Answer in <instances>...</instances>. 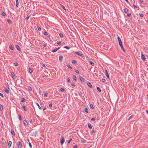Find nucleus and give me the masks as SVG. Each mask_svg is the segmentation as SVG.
I'll use <instances>...</instances> for the list:
<instances>
[{
	"label": "nucleus",
	"mask_w": 148,
	"mask_h": 148,
	"mask_svg": "<svg viewBox=\"0 0 148 148\" xmlns=\"http://www.w3.org/2000/svg\"><path fill=\"white\" fill-rule=\"evenodd\" d=\"M28 90L29 91H31L32 90V88L30 86H28Z\"/></svg>",
	"instance_id": "22"
},
{
	"label": "nucleus",
	"mask_w": 148,
	"mask_h": 148,
	"mask_svg": "<svg viewBox=\"0 0 148 148\" xmlns=\"http://www.w3.org/2000/svg\"><path fill=\"white\" fill-rule=\"evenodd\" d=\"M118 40L119 42V44H120L121 43H122L121 40V39L119 37H117Z\"/></svg>",
	"instance_id": "10"
},
{
	"label": "nucleus",
	"mask_w": 148,
	"mask_h": 148,
	"mask_svg": "<svg viewBox=\"0 0 148 148\" xmlns=\"http://www.w3.org/2000/svg\"><path fill=\"white\" fill-rule=\"evenodd\" d=\"M1 15L3 16H6V14H5V13L4 12H2V13H1Z\"/></svg>",
	"instance_id": "34"
},
{
	"label": "nucleus",
	"mask_w": 148,
	"mask_h": 148,
	"mask_svg": "<svg viewBox=\"0 0 148 148\" xmlns=\"http://www.w3.org/2000/svg\"><path fill=\"white\" fill-rule=\"evenodd\" d=\"M140 1L141 2V3H140V4H141L143 2V0H140Z\"/></svg>",
	"instance_id": "60"
},
{
	"label": "nucleus",
	"mask_w": 148,
	"mask_h": 148,
	"mask_svg": "<svg viewBox=\"0 0 148 148\" xmlns=\"http://www.w3.org/2000/svg\"><path fill=\"white\" fill-rule=\"evenodd\" d=\"M95 118H92L91 119V121H95Z\"/></svg>",
	"instance_id": "58"
},
{
	"label": "nucleus",
	"mask_w": 148,
	"mask_h": 148,
	"mask_svg": "<svg viewBox=\"0 0 148 148\" xmlns=\"http://www.w3.org/2000/svg\"><path fill=\"white\" fill-rule=\"evenodd\" d=\"M37 28H38V30L39 31H40L41 30V28L40 27H38V26L37 27Z\"/></svg>",
	"instance_id": "47"
},
{
	"label": "nucleus",
	"mask_w": 148,
	"mask_h": 148,
	"mask_svg": "<svg viewBox=\"0 0 148 148\" xmlns=\"http://www.w3.org/2000/svg\"><path fill=\"white\" fill-rule=\"evenodd\" d=\"M47 93H46L44 94V96L45 97H47Z\"/></svg>",
	"instance_id": "54"
},
{
	"label": "nucleus",
	"mask_w": 148,
	"mask_h": 148,
	"mask_svg": "<svg viewBox=\"0 0 148 148\" xmlns=\"http://www.w3.org/2000/svg\"><path fill=\"white\" fill-rule=\"evenodd\" d=\"M90 106L92 109H93L94 108V107L93 106L92 104H90Z\"/></svg>",
	"instance_id": "44"
},
{
	"label": "nucleus",
	"mask_w": 148,
	"mask_h": 148,
	"mask_svg": "<svg viewBox=\"0 0 148 148\" xmlns=\"http://www.w3.org/2000/svg\"><path fill=\"white\" fill-rule=\"evenodd\" d=\"M127 3H130V2L128 1V0H125Z\"/></svg>",
	"instance_id": "63"
},
{
	"label": "nucleus",
	"mask_w": 148,
	"mask_h": 148,
	"mask_svg": "<svg viewBox=\"0 0 148 148\" xmlns=\"http://www.w3.org/2000/svg\"><path fill=\"white\" fill-rule=\"evenodd\" d=\"M0 96H1L3 98L4 97L3 95L0 92Z\"/></svg>",
	"instance_id": "56"
},
{
	"label": "nucleus",
	"mask_w": 148,
	"mask_h": 148,
	"mask_svg": "<svg viewBox=\"0 0 148 148\" xmlns=\"http://www.w3.org/2000/svg\"><path fill=\"white\" fill-rule=\"evenodd\" d=\"M128 11V10L127 8H125L124 9V12H125V13H127V12Z\"/></svg>",
	"instance_id": "30"
},
{
	"label": "nucleus",
	"mask_w": 148,
	"mask_h": 148,
	"mask_svg": "<svg viewBox=\"0 0 148 148\" xmlns=\"http://www.w3.org/2000/svg\"><path fill=\"white\" fill-rule=\"evenodd\" d=\"M63 57L62 56H60L59 57V59L60 61V62H62V59L63 58Z\"/></svg>",
	"instance_id": "15"
},
{
	"label": "nucleus",
	"mask_w": 148,
	"mask_h": 148,
	"mask_svg": "<svg viewBox=\"0 0 148 148\" xmlns=\"http://www.w3.org/2000/svg\"><path fill=\"white\" fill-rule=\"evenodd\" d=\"M81 143H85V142L84 140H81Z\"/></svg>",
	"instance_id": "59"
},
{
	"label": "nucleus",
	"mask_w": 148,
	"mask_h": 148,
	"mask_svg": "<svg viewBox=\"0 0 148 148\" xmlns=\"http://www.w3.org/2000/svg\"><path fill=\"white\" fill-rule=\"evenodd\" d=\"M64 142V137L63 136H62V139L60 141L61 144L62 145L63 144Z\"/></svg>",
	"instance_id": "8"
},
{
	"label": "nucleus",
	"mask_w": 148,
	"mask_h": 148,
	"mask_svg": "<svg viewBox=\"0 0 148 148\" xmlns=\"http://www.w3.org/2000/svg\"><path fill=\"white\" fill-rule=\"evenodd\" d=\"M75 72L77 74H79V71L77 70H75Z\"/></svg>",
	"instance_id": "51"
},
{
	"label": "nucleus",
	"mask_w": 148,
	"mask_h": 148,
	"mask_svg": "<svg viewBox=\"0 0 148 148\" xmlns=\"http://www.w3.org/2000/svg\"><path fill=\"white\" fill-rule=\"evenodd\" d=\"M37 105L38 106V108L39 109L41 110V108L39 104L38 103H37Z\"/></svg>",
	"instance_id": "41"
},
{
	"label": "nucleus",
	"mask_w": 148,
	"mask_h": 148,
	"mask_svg": "<svg viewBox=\"0 0 148 148\" xmlns=\"http://www.w3.org/2000/svg\"><path fill=\"white\" fill-rule=\"evenodd\" d=\"M97 90L99 92H101V89L99 87H97Z\"/></svg>",
	"instance_id": "28"
},
{
	"label": "nucleus",
	"mask_w": 148,
	"mask_h": 148,
	"mask_svg": "<svg viewBox=\"0 0 148 148\" xmlns=\"http://www.w3.org/2000/svg\"><path fill=\"white\" fill-rule=\"evenodd\" d=\"M30 15H29V16H27L26 17V18H25V19H26V20H28L29 19V18L30 17Z\"/></svg>",
	"instance_id": "53"
},
{
	"label": "nucleus",
	"mask_w": 148,
	"mask_h": 148,
	"mask_svg": "<svg viewBox=\"0 0 148 148\" xmlns=\"http://www.w3.org/2000/svg\"><path fill=\"white\" fill-rule=\"evenodd\" d=\"M66 66L68 68L70 69L71 70L72 69V68L70 66L69 64H67Z\"/></svg>",
	"instance_id": "23"
},
{
	"label": "nucleus",
	"mask_w": 148,
	"mask_h": 148,
	"mask_svg": "<svg viewBox=\"0 0 148 148\" xmlns=\"http://www.w3.org/2000/svg\"><path fill=\"white\" fill-rule=\"evenodd\" d=\"M43 34L44 35H46L47 34V33L46 32H43Z\"/></svg>",
	"instance_id": "48"
},
{
	"label": "nucleus",
	"mask_w": 148,
	"mask_h": 148,
	"mask_svg": "<svg viewBox=\"0 0 148 148\" xmlns=\"http://www.w3.org/2000/svg\"><path fill=\"white\" fill-rule=\"evenodd\" d=\"M75 54H76L77 55L81 57L83 56V55L82 54H81L80 53L78 52H75Z\"/></svg>",
	"instance_id": "4"
},
{
	"label": "nucleus",
	"mask_w": 148,
	"mask_h": 148,
	"mask_svg": "<svg viewBox=\"0 0 148 148\" xmlns=\"http://www.w3.org/2000/svg\"><path fill=\"white\" fill-rule=\"evenodd\" d=\"M73 79L75 81H76L77 80V77L75 75H73Z\"/></svg>",
	"instance_id": "33"
},
{
	"label": "nucleus",
	"mask_w": 148,
	"mask_h": 148,
	"mask_svg": "<svg viewBox=\"0 0 148 148\" xmlns=\"http://www.w3.org/2000/svg\"><path fill=\"white\" fill-rule=\"evenodd\" d=\"M105 75L107 78H109V76L108 72V71L106 69H105Z\"/></svg>",
	"instance_id": "6"
},
{
	"label": "nucleus",
	"mask_w": 148,
	"mask_h": 148,
	"mask_svg": "<svg viewBox=\"0 0 148 148\" xmlns=\"http://www.w3.org/2000/svg\"><path fill=\"white\" fill-rule=\"evenodd\" d=\"M72 138H71V139H70L69 140V142H68V143L69 144L70 143V142L72 141Z\"/></svg>",
	"instance_id": "57"
},
{
	"label": "nucleus",
	"mask_w": 148,
	"mask_h": 148,
	"mask_svg": "<svg viewBox=\"0 0 148 148\" xmlns=\"http://www.w3.org/2000/svg\"><path fill=\"white\" fill-rule=\"evenodd\" d=\"M79 77L80 80L82 82H85V80L83 77H82L81 76H79Z\"/></svg>",
	"instance_id": "3"
},
{
	"label": "nucleus",
	"mask_w": 148,
	"mask_h": 148,
	"mask_svg": "<svg viewBox=\"0 0 148 148\" xmlns=\"http://www.w3.org/2000/svg\"><path fill=\"white\" fill-rule=\"evenodd\" d=\"M23 123L25 125H28V123L26 120H24Z\"/></svg>",
	"instance_id": "19"
},
{
	"label": "nucleus",
	"mask_w": 148,
	"mask_h": 148,
	"mask_svg": "<svg viewBox=\"0 0 148 148\" xmlns=\"http://www.w3.org/2000/svg\"><path fill=\"white\" fill-rule=\"evenodd\" d=\"M4 91L7 94H9V90H8L6 88H5Z\"/></svg>",
	"instance_id": "18"
},
{
	"label": "nucleus",
	"mask_w": 148,
	"mask_h": 148,
	"mask_svg": "<svg viewBox=\"0 0 148 148\" xmlns=\"http://www.w3.org/2000/svg\"><path fill=\"white\" fill-rule=\"evenodd\" d=\"M11 133L13 136H15V133L13 129L11 130Z\"/></svg>",
	"instance_id": "7"
},
{
	"label": "nucleus",
	"mask_w": 148,
	"mask_h": 148,
	"mask_svg": "<svg viewBox=\"0 0 148 148\" xmlns=\"http://www.w3.org/2000/svg\"><path fill=\"white\" fill-rule=\"evenodd\" d=\"M16 8H17L18 7V0H16Z\"/></svg>",
	"instance_id": "20"
},
{
	"label": "nucleus",
	"mask_w": 148,
	"mask_h": 148,
	"mask_svg": "<svg viewBox=\"0 0 148 148\" xmlns=\"http://www.w3.org/2000/svg\"><path fill=\"white\" fill-rule=\"evenodd\" d=\"M72 62L73 64H76L77 63L76 61L74 60H73L72 61Z\"/></svg>",
	"instance_id": "24"
},
{
	"label": "nucleus",
	"mask_w": 148,
	"mask_h": 148,
	"mask_svg": "<svg viewBox=\"0 0 148 148\" xmlns=\"http://www.w3.org/2000/svg\"><path fill=\"white\" fill-rule=\"evenodd\" d=\"M29 146L30 148L32 147V145H31V143L29 142Z\"/></svg>",
	"instance_id": "49"
},
{
	"label": "nucleus",
	"mask_w": 148,
	"mask_h": 148,
	"mask_svg": "<svg viewBox=\"0 0 148 148\" xmlns=\"http://www.w3.org/2000/svg\"><path fill=\"white\" fill-rule=\"evenodd\" d=\"M119 45L120 47H121V48L123 47L122 43H121L120 44H119Z\"/></svg>",
	"instance_id": "62"
},
{
	"label": "nucleus",
	"mask_w": 148,
	"mask_h": 148,
	"mask_svg": "<svg viewBox=\"0 0 148 148\" xmlns=\"http://www.w3.org/2000/svg\"><path fill=\"white\" fill-rule=\"evenodd\" d=\"M17 145L18 147L19 148H22V145L21 142H18L17 143Z\"/></svg>",
	"instance_id": "1"
},
{
	"label": "nucleus",
	"mask_w": 148,
	"mask_h": 148,
	"mask_svg": "<svg viewBox=\"0 0 148 148\" xmlns=\"http://www.w3.org/2000/svg\"><path fill=\"white\" fill-rule=\"evenodd\" d=\"M7 21L8 23L9 24H10L11 23V21L9 19H7Z\"/></svg>",
	"instance_id": "27"
},
{
	"label": "nucleus",
	"mask_w": 148,
	"mask_h": 148,
	"mask_svg": "<svg viewBox=\"0 0 148 148\" xmlns=\"http://www.w3.org/2000/svg\"><path fill=\"white\" fill-rule=\"evenodd\" d=\"M84 111L86 112L87 113H88V109L87 108H85Z\"/></svg>",
	"instance_id": "37"
},
{
	"label": "nucleus",
	"mask_w": 148,
	"mask_h": 148,
	"mask_svg": "<svg viewBox=\"0 0 148 148\" xmlns=\"http://www.w3.org/2000/svg\"><path fill=\"white\" fill-rule=\"evenodd\" d=\"M79 95L81 97H82V96H83V93L82 92H80L79 93Z\"/></svg>",
	"instance_id": "31"
},
{
	"label": "nucleus",
	"mask_w": 148,
	"mask_h": 148,
	"mask_svg": "<svg viewBox=\"0 0 148 148\" xmlns=\"http://www.w3.org/2000/svg\"><path fill=\"white\" fill-rule=\"evenodd\" d=\"M22 107L24 109V110L25 111H27V109H26L25 108V106L24 105L23 106H22Z\"/></svg>",
	"instance_id": "32"
},
{
	"label": "nucleus",
	"mask_w": 148,
	"mask_h": 148,
	"mask_svg": "<svg viewBox=\"0 0 148 148\" xmlns=\"http://www.w3.org/2000/svg\"><path fill=\"white\" fill-rule=\"evenodd\" d=\"M59 36H60V37H62V38L63 37V35L61 33H60L59 34Z\"/></svg>",
	"instance_id": "36"
},
{
	"label": "nucleus",
	"mask_w": 148,
	"mask_h": 148,
	"mask_svg": "<svg viewBox=\"0 0 148 148\" xmlns=\"http://www.w3.org/2000/svg\"><path fill=\"white\" fill-rule=\"evenodd\" d=\"M9 48L11 50H14V47L12 45H10Z\"/></svg>",
	"instance_id": "17"
},
{
	"label": "nucleus",
	"mask_w": 148,
	"mask_h": 148,
	"mask_svg": "<svg viewBox=\"0 0 148 148\" xmlns=\"http://www.w3.org/2000/svg\"><path fill=\"white\" fill-rule=\"evenodd\" d=\"M57 43L58 45H60L61 43V41H58L57 42Z\"/></svg>",
	"instance_id": "46"
},
{
	"label": "nucleus",
	"mask_w": 148,
	"mask_h": 148,
	"mask_svg": "<svg viewBox=\"0 0 148 148\" xmlns=\"http://www.w3.org/2000/svg\"><path fill=\"white\" fill-rule=\"evenodd\" d=\"M0 110H3V107L2 105L0 104Z\"/></svg>",
	"instance_id": "26"
},
{
	"label": "nucleus",
	"mask_w": 148,
	"mask_h": 148,
	"mask_svg": "<svg viewBox=\"0 0 148 148\" xmlns=\"http://www.w3.org/2000/svg\"><path fill=\"white\" fill-rule=\"evenodd\" d=\"M60 47H58L57 48L55 49L54 50H52V52H56L57 50H58L59 49Z\"/></svg>",
	"instance_id": "11"
},
{
	"label": "nucleus",
	"mask_w": 148,
	"mask_h": 148,
	"mask_svg": "<svg viewBox=\"0 0 148 148\" xmlns=\"http://www.w3.org/2000/svg\"><path fill=\"white\" fill-rule=\"evenodd\" d=\"M87 85L90 88H92V86L90 82H88V83H87Z\"/></svg>",
	"instance_id": "12"
},
{
	"label": "nucleus",
	"mask_w": 148,
	"mask_h": 148,
	"mask_svg": "<svg viewBox=\"0 0 148 148\" xmlns=\"http://www.w3.org/2000/svg\"><path fill=\"white\" fill-rule=\"evenodd\" d=\"M25 101V99L24 98H21V102H24Z\"/></svg>",
	"instance_id": "29"
},
{
	"label": "nucleus",
	"mask_w": 148,
	"mask_h": 148,
	"mask_svg": "<svg viewBox=\"0 0 148 148\" xmlns=\"http://www.w3.org/2000/svg\"><path fill=\"white\" fill-rule=\"evenodd\" d=\"M49 107L51 108V107H52V104L51 103L49 105Z\"/></svg>",
	"instance_id": "61"
},
{
	"label": "nucleus",
	"mask_w": 148,
	"mask_h": 148,
	"mask_svg": "<svg viewBox=\"0 0 148 148\" xmlns=\"http://www.w3.org/2000/svg\"><path fill=\"white\" fill-rule=\"evenodd\" d=\"M12 143V142L11 141H10L8 143V146H9V147H10L11 146Z\"/></svg>",
	"instance_id": "21"
},
{
	"label": "nucleus",
	"mask_w": 148,
	"mask_h": 148,
	"mask_svg": "<svg viewBox=\"0 0 148 148\" xmlns=\"http://www.w3.org/2000/svg\"><path fill=\"white\" fill-rule=\"evenodd\" d=\"M133 116L134 115H132L130 117L128 118V119L127 120L128 121H129L132 118Z\"/></svg>",
	"instance_id": "35"
},
{
	"label": "nucleus",
	"mask_w": 148,
	"mask_h": 148,
	"mask_svg": "<svg viewBox=\"0 0 148 148\" xmlns=\"http://www.w3.org/2000/svg\"><path fill=\"white\" fill-rule=\"evenodd\" d=\"M16 47L17 49L18 50V51H21V48L19 46H18V45H16Z\"/></svg>",
	"instance_id": "14"
},
{
	"label": "nucleus",
	"mask_w": 148,
	"mask_h": 148,
	"mask_svg": "<svg viewBox=\"0 0 148 148\" xmlns=\"http://www.w3.org/2000/svg\"><path fill=\"white\" fill-rule=\"evenodd\" d=\"M88 127H89L90 129H91L92 128V126L90 123H88Z\"/></svg>",
	"instance_id": "16"
},
{
	"label": "nucleus",
	"mask_w": 148,
	"mask_h": 148,
	"mask_svg": "<svg viewBox=\"0 0 148 148\" xmlns=\"http://www.w3.org/2000/svg\"><path fill=\"white\" fill-rule=\"evenodd\" d=\"M60 91L61 92H63L64 91V89L63 88H61L60 89Z\"/></svg>",
	"instance_id": "45"
},
{
	"label": "nucleus",
	"mask_w": 148,
	"mask_h": 148,
	"mask_svg": "<svg viewBox=\"0 0 148 148\" xmlns=\"http://www.w3.org/2000/svg\"><path fill=\"white\" fill-rule=\"evenodd\" d=\"M131 14L130 13H128L127 14V16L128 17H130L131 16Z\"/></svg>",
	"instance_id": "39"
},
{
	"label": "nucleus",
	"mask_w": 148,
	"mask_h": 148,
	"mask_svg": "<svg viewBox=\"0 0 148 148\" xmlns=\"http://www.w3.org/2000/svg\"><path fill=\"white\" fill-rule=\"evenodd\" d=\"M28 71L29 73L30 74H32V73L33 72L32 69L30 68H29L28 69Z\"/></svg>",
	"instance_id": "9"
},
{
	"label": "nucleus",
	"mask_w": 148,
	"mask_h": 148,
	"mask_svg": "<svg viewBox=\"0 0 148 148\" xmlns=\"http://www.w3.org/2000/svg\"><path fill=\"white\" fill-rule=\"evenodd\" d=\"M64 48H65L66 49H69V47H68L67 46H65L64 47Z\"/></svg>",
	"instance_id": "42"
},
{
	"label": "nucleus",
	"mask_w": 148,
	"mask_h": 148,
	"mask_svg": "<svg viewBox=\"0 0 148 148\" xmlns=\"http://www.w3.org/2000/svg\"><path fill=\"white\" fill-rule=\"evenodd\" d=\"M32 119H31L30 120V123H32Z\"/></svg>",
	"instance_id": "64"
},
{
	"label": "nucleus",
	"mask_w": 148,
	"mask_h": 148,
	"mask_svg": "<svg viewBox=\"0 0 148 148\" xmlns=\"http://www.w3.org/2000/svg\"><path fill=\"white\" fill-rule=\"evenodd\" d=\"M67 81L68 82H69L70 81V79L69 78H68L66 79Z\"/></svg>",
	"instance_id": "55"
},
{
	"label": "nucleus",
	"mask_w": 148,
	"mask_h": 148,
	"mask_svg": "<svg viewBox=\"0 0 148 148\" xmlns=\"http://www.w3.org/2000/svg\"><path fill=\"white\" fill-rule=\"evenodd\" d=\"M61 6L62 8L65 10H66L65 8L64 5H61Z\"/></svg>",
	"instance_id": "40"
},
{
	"label": "nucleus",
	"mask_w": 148,
	"mask_h": 148,
	"mask_svg": "<svg viewBox=\"0 0 148 148\" xmlns=\"http://www.w3.org/2000/svg\"><path fill=\"white\" fill-rule=\"evenodd\" d=\"M101 81L103 82H105L106 81V79H104V78H103L102 79H101Z\"/></svg>",
	"instance_id": "50"
},
{
	"label": "nucleus",
	"mask_w": 148,
	"mask_h": 148,
	"mask_svg": "<svg viewBox=\"0 0 148 148\" xmlns=\"http://www.w3.org/2000/svg\"><path fill=\"white\" fill-rule=\"evenodd\" d=\"M18 118H19V119L20 120H22V119H21V115L20 114H19L18 115Z\"/></svg>",
	"instance_id": "38"
},
{
	"label": "nucleus",
	"mask_w": 148,
	"mask_h": 148,
	"mask_svg": "<svg viewBox=\"0 0 148 148\" xmlns=\"http://www.w3.org/2000/svg\"><path fill=\"white\" fill-rule=\"evenodd\" d=\"M37 134V131H36L32 133L31 135L32 136H36Z\"/></svg>",
	"instance_id": "2"
},
{
	"label": "nucleus",
	"mask_w": 148,
	"mask_h": 148,
	"mask_svg": "<svg viewBox=\"0 0 148 148\" xmlns=\"http://www.w3.org/2000/svg\"><path fill=\"white\" fill-rule=\"evenodd\" d=\"M89 62H90V64L91 65L93 66H94V64L91 61H89Z\"/></svg>",
	"instance_id": "25"
},
{
	"label": "nucleus",
	"mask_w": 148,
	"mask_h": 148,
	"mask_svg": "<svg viewBox=\"0 0 148 148\" xmlns=\"http://www.w3.org/2000/svg\"><path fill=\"white\" fill-rule=\"evenodd\" d=\"M140 16L141 17H143V15L142 14H139Z\"/></svg>",
	"instance_id": "52"
},
{
	"label": "nucleus",
	"mask_w": 148,
	"mask_h": 148,
	"mask_svg": "<svg viewBox=\"0 0 148 148\" xmlns=\"http://www.w3.org/2000/svg\"><path fill=\"white\" fill-rule=\"evenodd\" d=\"M14 66H17L18 65V63L16 62L14 63Z\"/></svg>",
	"instance_id": "43"
},
{
	"label": "nucleus",
	"mask_w": 148,
	"mask_h": 148,
	"mask_svg": "<svg viewBox=\"0 0 148 148\" xmlns=\"http://www.w3.org/2000/svg\"><path fill=\"white\" fill-rule=\"evenodd\" d=\"M11 74L12 75V78H13V79H15L16 78V76L14 73L13 72H11Z\"/></svg>",
	"instance_id": "5"
},
{
	"label": "nucleus",
	"mask_w": 148,
	"mask_h": 148,
	"mask_svg": "<svg viewBox=\"0 0 148 148\" xmlns=\"http://www.w3.org/2000/svg\"><path fill=\"white\" fill-rule=\"evenodd\" d=\"M141 58L142 59V60H144L145 59V56L143 54H142L141 55Z\"/></svg>",
	"instance_id": "13"
}]
</instances>
